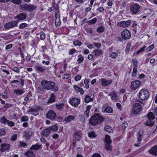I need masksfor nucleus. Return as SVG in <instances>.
Here are the masks:
<instances>
[{
	"label": "nucleus",
	"mask_w": 157,
	"mask_h": 157,
	"mask_svg": "<svg viewBox=\"0 0 157 157\" xmlns=\"http://www.w3.org/2000/svg\"><path fill=\"white\" fill-rule=\"evenodd\" d=\"M41 85L44 89L47 90H51L55 92H56L58 90V87L55 86V83L52 81L43 80L41 82Z\"/></svg>",
	"instance_id": "nucleus-1"
},
{
	"label": "nucleus",
	"mask_w": 157,
	"mask_h": 157,
	"mask_svg": "<svg viewBox=\"0 0 157 157\" xmlns=\"http://www.w3.org/2000/svg\"><path fill=\"white\" fill-rule=\"evenodd\" d=\"M104 118L99 114L96 113L92 117L90 121V123L94 125H96L102 123L104 120Z\"/></svg>",
	"instance_id": "nucleus-2"
},
{
	"label": "nucleus",
	"mask_w": 157,
	"mask_h": 157,
	"mask_svg": "<svg viewBox=\"0 0 157 157\" xmlns=\"http://www.w3.org/2000/svg\"><path fill=\"white\" fill-rule=\"evenodd\" d=\"M149 95V93L147 90L146 89H143L140 91L139 96L140 100H144L148 98Z\"/></svg>",
	"instance_id": "nucleus-3"
},
{
	"label": "nucleus",
	"mask_w": 157,
	"mask_h": 157,
	"mask_svg": "<svg viewBox=\"0 0 157 157\" xmlns=\"http://www.w3.org/2000/svg\"><path fill=\"white\" fill-rule=\"evenodd\" d=\"M147 117L148 121H147L145 123V124L148 126H152L154 124V122L153 120L154 119L155 117L153 113L150 112L147 114Z\"/></svg>",
	"instance_id": "nucleus-4"
},
{
	"label": "nucleus",
	"mask_w": 157,
	"mask_h": 157,
	"mask_svg": "<svg viewBox=\"0 0 157 157\" xmlns=\"http://www.w3.org/2000/svg\"><path fill=\"white\" fill-rule=\"evenodd\" d=\"M22 7L25 10L29 12L35 10L37 8L36 6L32 4H23Z\"/></svg>",
	"instance_id": "nucleus-5"
},
{
	"label": "nucleus",
	"mask_w": 157,
	"mask_h": 157,
	"mask_svg": "<svg viewBox=\"0 0 157 157\" xmlns=\"http://www.w3.org/2000/svg\"><path fill=\"white\" fill-rule=\"evenodd\" d=\"M142 110V106L140 103H135L133 105L132 112L134 114H137L140 113Z\"/></svg>",
	"instance_id": "nucleus-6"
},
{
	"label": "nucleus",
	"mask_w": 157,
	"mask_h": 157,
	"mask_svg": "<svg viewBox=\"0 0 157 157\" xmlns=\"http://www.w3.org/2000/svg\"><path fill=\"white\" fill-rule=\"evenodd\" d=\"M69 103L73 106L77 107L80 103V99L77 98H73L70 100Z\"/></svg>",
	"instance_id": "nucleus-7"
},
{
	"label": "nucleus",
	"mask_w": 157,
	"mask_h": 157,
	"mask_svg": "<svg viewBox=\"0 0 157 157\" xmlns=\"http://www.w3.org/2000/svg\"><path fill=\"white\" fill-rule=\"evenodd\" d=\"M121 36L123 39L125 40L130 38L131 34L129 30L125 29L121 33Z\"/></svg>",
	"instance_id": "nucleus-8"
},
{
	"label": "nucleus",
	"mask_w": 157,
	"mask_h": 157,
	"mask_svg": "<svg viewBox=\"0 0 157 157\" xmlns=\"http://www.w3.org/2000/svg\"><path fill=\"white\" fill-rule=\"evenodd\" d=\"M141 84V82L139 80L133 81L131 83V88L132 90H135L139 88Z\"/></svg>",
	"instance_id": "nucleus-9"
},
{
	"label": "nucleus",
	"mask_w": 157,
	"mask_h": 157,
	"mask_svg": "<svg viewBox=\"0 0 157 157\" xmlns=\"http://www.w3.org/2000/svg\"><path fill=\"white\" fill-rule=\"evenodd\" d=\"M101 83V85L104 86H108L111 84L113 82L111 79H105L104 78H102L99 79Z\"/></svg>",
	"instance_id": "nucleus-10"
},
{
	"label": "nucleus",
	"mask_w": 157,
	"mask_h": 157,
	"mask_svg": "<svg viewBox=\"0 0 157 157\" xmlns=\"http://www.w3.org/2000/svg\"><path fill=\"white\" fill-rule=\"evenodd\" d=\"M131 23L130 20L127 21H121L117 23V25L123 28H125L128 27Z\"/></svg>",
	"instance_id": "nucleus-11"
},
{
	"label": "nucleus",
	"mask_w": 157,
	"mask_h": 157,
	"mask_svg": "<svg viewBox=\"0 0 157 157\" xmlns=\"http://www.w3.org/2000/svg\"><path fill=\"white\" fill-rule=\"evenodd\" d=\"M18 22L17 21H13L5 24L4 25V27L7 29H10L16 26Z\"/></svg>",
	"instance_id": "nucleus-12"
},
{
	"label": "nucleus",
	"mask_w": 157,
	"mask_h": 157,
	"mask_svg": "<svg viewBox=\"0 0 157 157\" xmlns=\"http://www.w3.org/2000/svg\"><path fill=\"white\" fill-rule=\"evenodd\" d=\"M56 117V113L52 110L48 111L47 114V117L51 120L55 119Z\"/></svg>",
	"instance_id": "nucleus-13"
},
{
	"label": "nucleus",
	"mask_w": 157,
	"mask_h": 157,
	"mask_svg": "<svg viewBox=\"0 0 157 157\" xmlns=\"http://www.w3.org/2000/svg\"><path fill=\"white\" fill-rule=\"evenodd\" d=\"M140 7L137 4L132 5L130 7V10L134 14H135L138 11Z\"/></svg>",
	"instance_id": "nucleus-14"
},
{
	"label": "nucleus",
	"mask_w": 157,
	"mask_h": 157,
	"mask_svg": "<svg viewBox=\"0 0 157 157\" xmlns=\"http://www.w3.org/2000/svg\"><path fill=\"white\" fill-rule=\"evenodd\" d=\"M108 95L111 97L112 100L114 101H117L118 99V96L116 92L114 90L111 92L110 93L108 94Z\"/></svg>",
	"instance_id": "nucleus-15"
},
{
	"label": "nucleus",
	"mask_w": 157,
	"mask_h": 157,
	"mask_svg": "<svg viewBox=\"0 0 157 157\" xmlns=\"http://www.w3.org/2000/svg\"><path fill=\"white\" fill-rule=\"evenodd\" d=\"M10 147V145L8 144H3L1 145L0 150L2 152L8 150Z\"/></svg>",
	"instance_id": "nucleus-16"
},
{
	"label": "nucleus",
	"mask_w": 157,
	"mask_h": 157,
	"mask_svg": "<svg viewBox=\"0 0 157 157\" xmlns=\"http://www.w3.org/2000/svg\"><path fill=\"white\" fill-rule=\"evenodd\" d=\"M26 15L24 13H21L16 16L14 18L16 19L17 21L24 20L26 18Z\"/></svg>",
	"instance_id": "nucleus-17"
},
{
	"label": "nucleus",
	"mask_w": 157,
	"mask_h": 157,
	"mask_svg": "<svg viewBox=\"0 0 157 157\" xmlns=\"http://www.w3.org/2000/svg\"><path fill=\"white\" fill-rule=\"evenodd\" d=\"M101 111L102 112L107 113H111L113 112V110L110 107H106L104 106L102 107Z\"/></svg>",
	"instance_id": "nucleus-18"
},
{
	"label": "nucleus",
	"mask_w": 157,
	"mask_h": 157,
	"mask_svg": "<svg viewBox=\"0 0 157 157\" xmlns=\"http://www.w3.org/2000/svg\"><path fill=\"white\" fill-rule=\"evenodd\" d=\"M74 138L76 140H80L82 138V135L79 131L76 132L74 136Z\"/></svg>",
	"instance_id": "nucleus-19"
},
{
	"label": "nucleus",
	"mask_w": 157,
	"mask_h": 157,
	"mask_svg": "<svg viewBox=\"0 0 157 157\" xmlns=\"http://www.w3.org/2000/svg\"><path fill=\"white\" fill-rule=\"evenodd\" d=\"M29 112L31 114L35 116H36L39 114L37 108L31 109L29 111Z\"/></svg>",
	"instance_id": "nucleus-20"
},
{
	"label": "nucleus",
	"mask_w": 157,
	"mask_h": 157,
	"mask_svg": "<svg viewBox=\"0 0 157 157\" xmlns=\"http://www.w3.org/2000/svg\"><path fill=\"white\" fill-rule=\"evenodd\" d=\"M75 90L78 92H80L81 94H84V90L82 88L78 87L77 85H75L73 86Z\"/></svg>",
	"instance_id": "nucleus-21"
},
{
	"label": "nucleus",
	"mask_w": 157,
	"mask_h": 157,
	"mask_svg": "<svg viewBox=\"0 0 157 157\" xmlns=\"http://www.w3.org/2000/svg\"><path fill=\"white\" fill-rule=\"evenodd\" d=\"M50 132V130L49 128H47L42 131L41 134L43 136L47 137L49 135Z\"/></svg>",
	"instance_id": "nucleus-22"
},
{
	"label": "nucleus",
	"mask_w": 157,
	"mask_h": 157,
	"mask_svg": "<svg viewBox=\"0 0 157 157\" xmlns=\"http://www.w3.org/2000/svg\"><path fill=\"white\" fill-rule=\"evenodd\" d=\"M149 153L154 155H157V146H153L149 151Z\"/></svg>",
	"instance_id": "nucleus-23"
},
{
	"label": "nucleus",
	"mask_w": 157,
	"mask_h": 157,
	"mask_svg": "<svg viewBox=\"0 0 157 157\" xmlns=\"http://www.w3.org/2000/svg\"><path fill=\"white\" fill-rule=\"evenodd\" d=\"M75 117L74 116L68 115L65 118L64 121L66 122H70L73 121L75 119Z\"/></svg>",
	"instance_id": "nucleus-24"
},
{
	"label": "nucleus",
	"mask_w": 157,
	"mask_h": 157,
	"mask_svg": "<svg viewBox=\"0 0 157 157\" xmlns=\"http://www.w3.org/2000/svg\"><path fill=\"white\" fill-rule=\"evenodd\" d=\"M55 11V17H60V15L59 14V5L57 4L55 8L54 9Z\"/></svg>",
	"instance_id": "nucleus-25"
},
{
	"label": "nucleus",
	"mask_w": 157,
	"mask_h": 157,
	"mask_svg": "<svg viewBox=\"0 0 157 157\" xmlns=\"http://www.w3.org/2000/svg\"><path fill=\"white\" fill-rule=\"evenodd\" d=\"M91 108V106L90 105H88L86 106V110L84 113V116L86 117H89L90 111Z\"/></svg>",
	"instance_id": "nucleus-26"
},
{
	"label": "nucleus",
	"mask_w": 157,
	"mask_h": 157,
	"mask_svg": "<svg viewBox=\"0 0 157 157\" xmlns=\"http://www.w3.org/2000/svg\"><path fill=\"white\" fill-rule=\"evenodd\" d=\"M13 92L17 95H21L24 93L25 91L23 90H20V89H15L13 90Z\"/></svg>",
	"instance_id": "nucleus-27"
},
{
	"label": "nucleus",
	"mask_w": 157,
	"mask_h": 157,
	"mask_svg": "<svg viewBox=\"0 0 157 157\" xmlns=\"http://www.w3.org/2000/svg\"><path fill=\"white\" fill-rule=\"evenodd\" d=\"M56 97V96L54 94H52L50 98L48 101V103H50L55 102V101Z\"/></svg>",
	"instance_id": "nucleus-28"
},
{
	"label": "nucleus",
	"mask_w": 157,
	"mask_h": 157,
	"mask_svg": "<svg viewBox=\"0 0 157 157\" xmlns=\"http://www.w3.org/2000/svg\"><path fill=\"white\" fill-rule=\"evenodd\" d=\"M25 155L28 157H34L35 155L33 151H29L25 153Z\"/></svg>",
	"instance_id": "nucleus-29"
},
{
	"label": "nucleus",
	"mask_w": 157,
	"mask_h": 157,
	"mask_svg": "<svg viewBox=\"0 0 157 157\" xmlns=\"http://www.w3.org/2000/svg\"><path fill=\"white\" fill-rule=\"evenodd\" d=\"M94 52V55L96 56H99L102 54L103 53V51L101 50L97 49Z\"/></svg>",
	"instance_id": "nucleus-30"
},
{
	"label": "nucleus",
	"mask_w": 157,
	"mask_h": 157,
	"mask_svg": "<svg viewBox=\"0 0 157 157\" xmlns=\"http://www.w3.org/2000/svg\"><path fill=\"white\" fill-rule=\"evenodd\" d=\"M84 100L86 103H88L92 101H93V99L90 96L86 95L85 98Z\"/></svg>",
	"instance_id": "nucleus-31"
},
{
	"label": "nucleus",
	"mask_w": 157,
	"mask_h": 157,
	"mask_svg": "<svg viewBox=\"0 0 157 157\" xmlns=\"http://www.w3.org/2000/svg\"><path fill=\"white\" fill-rule=\"evenodd\" d=\"M90 81V79H85L84 82L85 85L84 88L86 89H88L89 88V83Z\"/></svg>",
	"instance_id": "nucleus-32"
},
{
	"label": "nucleus",
	"mask_w": 157,
	"mask_h": 157,
	"mask_svg": "<svg viewBox=\"0 0 157 157\" xmlns=\"http://www.w3.org/2000/svg\"><path fill=\"white\" fill-rule=\"evenodd\" d=\"M8 120L5 117L3 116L0 118V123L4 124H6Z\"/></svg>",
	"instance_id": "nucleus-33"
},
{
	"label": "nucleus",
	"mask_w": 157,
	"mask_h": 157,
	"mask_svg": "<svg viewBox=\"0 0 157 157\" xmlns=\"http://www.w3.org/2000/svg\"><path fill=\"white\" fill-rule=\"evenodd\" d=\"M109 56L112 58L115 59L118 56V53L114 52H111L109 54Z\"/></svg>",
	"instance_id": "nucleus-34"
},
{
	"label": "nucleus",
	"mask_w": 157,
	"mask_h": 157,
	"mask_svg": "<svg viewBox=\"0 0 157 157\" xmlns=\"http://www.w3.org/2000/svg\"><path fill=\"white\" fill-rule=\"evenodd\" d=\"M104 129L105 131L109 133H112L113 132L112 127L109 125L105 126Z\"/></svg>",
	"instance_id": "nucleus-35"
},
{
	"label": "nucleus",
	"mask_w": 157,
	"mask_h": 157,
	"mask_svg": "<svg viewBox=\"0 0 157 157\" xmlns=\"http://www.w3.org/2000/svg\"><path fill=\"white\" fill-rule=\"evenodd\" d=\"M105 141L106 144H111L112 141L110 140V137L108 135H106L105 137Z\"/></svg>",
	"instance_id": "nucleus-36"
},
{
	"label": "nucleus",
	"mask_w": 157,
	"mask_h": 157,
	"mask_svg": "<svg viewBox=\"0 0 157 157\" xmlns=\"http://www.w3.org/2000/svg\"><path fill=\"white\" fill-rule=\"evenodd\" d=\"M58 127L57 125L55 124L52 125L51 127H50L49 128L50 129V131H56L58 130Z\"/></svg>",
	"instance_id": "nucleus-37"
},
{
	"label": "nucleus",
	"mask_w": 157,
	"mask_h": 157,
	"mask_svg": "<svg viewBox=\"0 0 157 157\" xmlns=\"http://www.w3.org/2000/svg\"><path fill=\"white\" fill-rule=\"evenodd\" d=\"M40 147V145L36 144L33 145L30 147V149L32 150H37Z\"/></svg>",
	"instance_id": "nucleus-38"
},
{
	"label": "nucleus",
	"mask_w": 157,
	"mask_h": 157,
	"mask_svg": "<svg viewBox=\"0 0 157 157\" xmlns=\"http://www.w3.org/2000/svg\"><path fill=\"white\" fill-rule=\"evenodd\" d=\"M105 28L103 26H101L98 28L97 31L98 33H101L104 32Z\"/></svg>",
	"instance_id": "nucleus-39"
},
{
	"label": "nucleus",
	"mask_w": 157,
	"mask_h": 157,
	"mask_svg": "<svg viewBox=\"0 0 157 157\" xmlns=\"http://www.w3.org/2000/svg\"><path fill=\"white\" fill-rule=\"evenodd\" d=\"M97 135L95 133V132L92 131L88 133V136L90 138H95Z\"/></svg>",
	"instance_id": "nucleus-40"
},
{
	"label": "nucleus",
	"mask_w": 157,
	"mask_h": 157,
	"mask_svg": "<svg viewBox=\"0 0 157 157\" xmlns=\"http://www.w3.org/2000/svg\"><path fill=\"white\" fill-rule=\"evenodd\" d=\"M78 59L77 60V61L79 63H82L84 60V58L83 56L81 55H79L78 56Z\"/></svg>",
	"instance_id": "nucleus-41"
},
{
	"label": "nucleus",
	"mask_w": 157,
	"mask_h": 157,
	"mask_svg": "<svg viewBox=\"0 0 157 157\" xmlns=\"http://www.w3.org/2000/svg\"><path fill=\"white\" fill-rule=\"evenodd\" d=\"M64 104L62 103L59 104H56V106L57 109L61 110L64 107Z\"/></svg>",
	"instance_id": "nucleus-42"
},
{
	"label": "nucleus",
	"mask_w": 157,
	"mask_h": 157,
	"mask_svg": "<svg viewBox=\"0 0 157 157\" xmlns=\"http://www.w3.org/2000/svg\"><path fill=\"white\" fill-rule=\"evenodd\" d=\"M55 24L57 26H59L60 24V17H55Z\"/></svg>",
	"instance_id": "nucleus-43"
},
{
	"label": "nucleus",
	"mask_w": 157,
	"mask_h": 157,
	"mask_svg": "<svg viewBox=\"0 0 157 157\" xmlns=\"http://www.w3.org/2000/svg\"><path fill=\"white\" fill-rule=\"evenodd\" d=\"M28 117L27 116H23L20 119V121L21 122H26L28 120Z\"/></svg>",
	"instance_id": "nucleus-44"
},
{
	"label": "nucleus",
	"mask_w": 157,
	"mask_h": 157,
	"mask_svg": "<svg viewBox=\"0 0 157 157\" xmlns=\"http://www.w3.org/2000/svg\"><path fill=\"white\" fill-rule=\"evenodd\" d=\"M36 70L40 72H44L45 71V69L43 67L37 66L36 67Z\"/></svg>",
	"instance_id": "nucleus-45"
},
{
	"label": "nucleus",
	"mask_w": 157,
	"mask_h": 157,
	"mask_svg": "<svg viewBox=\"0 0 157 157\" xmlns=\"http://www.w3.org/2000/svg\"><path fill=\"white\" fill-rule=\"evenodd\" d=\"M6 124L10 127H12L14 125L15 123L13 121L8 120Z\"/></svg>",
	"instance_id": "nucleus-46"
},
{
	"label": "nucleus",
	"mask_w": 157,
	"mask_h": 157,
	"mask_svg": "<svg viewBox=\"0 0 157 157\" xmlns=\"http://www.w3.org/2000/svg\"><path fill=\"white\" fill-rule=\"evenodd\" d=\"M73 44L75 46H80L82 45V43L79 40H76L74 42Z\"/></svg>",
	"instance_id": "nucleus-47"
},
{
	"label": "nucleus",
	"mask_w": 157,
	"mask_h": 157,
	"mask_svg": "<svg viewBox=\"0 0 157 157\" xmlns=\"http://www.w3.org/2000/svg\"><path fill=\"white\" fill-rule=\"evenodd\" d=\"M110 144H106L105 146V148L107 151H110L112 149L111 146Z\"/></svg>",
	"instance_id": "nucleus-48"
},
{
	"label": "nucleus",
	"mask_w": 157,
	"mask_h": 157,
	"mask_svg": "<svg viewBox=\"0 0 157 157\" xmlns=\"http://www.w3.org/2000/svg\"><path fill=\"white\" fill-rule=\"evenodd\" d=\"M137 67H134L133 69V71L132 74V75L133 77H135L137 75Z\"/></svg>",
	"instance_id": "nucleus-49"
},
{
	"label": "nucleus",
	"mask_w": 157,
	"mask_h": 157,
	"mask_svg": "<svg viewBox=\"0 0 157 157\" xmlns=\"http://www.w3.org/2000/svg\"><path fill=\"white\" fill-rule=\"evenodd\" d=\"M71 75L68 74H66L63 75V79H67L71 77Z\"/></svg>",
	"instance_id": "nucleus-50"
},
{
	"label": "nucleus",
	"mask_w": 157,
	"mask_h": 157,
	"mask_svg": "<svg viewBox=\"0 0 157 157\" xmlns=\"http://www.w3.org/2000/svg\"><path fill=\"white\" fill-rule=\"evenodd\" d=\"M146 48V46H144L143 48H140L139 50H138L136 52V54L138 55L140 53L143 52L145 51V48Z\"/></svg>",
	"instance_id": "nucleus-51"
},
{
	"label": "nucleus",
	"mask_w": 157,
	"mask_h": 157,
	"mask_svg": "<svg viewBox=\"0 0 157 157\" xmlns=\"http://www.w3.org/2000/svg\"><path fill=\"white\" fill-rule=\"evenodd\" d=\"M154 44H152L149 46H148L146 49V50L147 51H150L152 50V49L154 48Z\"/></svg>",
	"instance_id": "nucleus-52"
},
{
	"label": "nucleus",
	"mask_w": 157,
	"mask_h": 157,
	"mask_svg": "<svg viewBox=\"0 0 157 157\" xmlns=\"http://www.w3.org/2000/svg\"><path fill=\"white\" fill-rule=\"evenodd\" d=\"M97 21V19L96 18H94L90 20L89 21L88 23L90 25H91L95 23Z\"/></svg>",
	"instance_id": "nucleus-53"
},
{
	"label": "nucleus",
	"mask_w": 157,
	"mask_h": 157,
	"mask_svg": "<svg viewBox=\"0 0 157 157\" xmlns=\"http://www.w3.org/2000/svg\"><path fill=\"white\" fill-rule=\"evenodd\" d=\"M11 1L13 3L17 5H19L21 2V0H11Z\"/></svg>",
	"instance_id": "nucleus-54"
},
{
	"label": "nucleus",
	"mask_w": 157,
	"mask_h": 157,
	"mask_svg": "<svg viewBox=\"0 0 157 157\" xmlns=\"http://www.w3.org/2000/svg\"><path fill=\"white\" fill-rule=\"evenodd\" d=\"M27 25V24L25 23L21 24L19 26V28L20 29H23L26 27Z\"/></svg>",
	"instance_id": "nucleus-55"
},
{
	"label": "nucleus",
	"mask_w": 157,
	"mask_h": 157,
	"mask_svg": "<svg viewBox=\"0 0 157 157\" xmlns=\"http://www.w3.org/2000/svg\"><path fill=\"white\" fill-rule=\"evenodd\" d=\"M45 38V34L42 32H41L40 33V38L41 40H44Z\"/></svg>",
	"instance_id": "nucleus-56"
},
{
	"label": "nucleus",
	"mask_w": 157,
	"mask_h": 157,
	"mask_svg": "<svg viewBox=\"0 0 157 157\" xmlns=\"http://www.w3.org/2000/svg\"><path fill=\"white\" fill-rule=\"evenodd\" d=\"M6 134L5 130L4 128L0 129V136L4 135Z\"/></svg>",
	"instance_id": "nucleus-57"
},
{
	"label": "nucleus",
	"mask_w": 157,
	"mask_h": 157,
	"mask_svg": "<svg viewBox=\"0 0 157 157\" xmlns=\"http://www.w3.org/2000/svg\"><path fill=\"white\" fill-rule=\"evenodd\" d=\"M128 124L127 122L124 121L122 124V127L123 129H124L128 126Z\"/></svg>",
	"instance_id": "nucleus-58"
},
{
	"label": "nucleus",
	"mask_w": 157,
	"mask_h": 157,
	"mask_svg": "<svg viewBox=\"0 0 157 157\" xmlns=\"http://www.w3.org/2000/svg\"><path fill=\"white\" fill-rule=\"evenodd\" d=\"M131 47L130 44H127L126 48V53H128L129 51L130 48Z\"/></svg>",
	"instance_id": "nucleus-59"
},
{
	"label": "nucleus",
	"mask_w": 157,
	"mask_h": 157,
	"mask_svg": "<svg viewBox=\"0 0 157 157\" xmlns=\"http://www.w3.org/2000/svg\"><path fill=\"white\" fill-rule=\"evenodd\" d=\"M82 77L81 75H78L75 77V80L76 81H78L81 79Z\"/></svg>",
	"instance_id": "nucleus-60"
},
{
	"label": "nucleus",
	"mask_w": 157,
	"mask_h": 157,
	"mask_svg": "<svg viewBox=\"0 0 157 157\" xmlns=\"http://www.w3.org/2000/svg\"><path fill=\"white\" fill-rule=\"evenodd\" d=\"M12 70L13 71L17 73H19L20 72L19 69L17 67H13Z\"/></svg>",
	"instance_id": "nucleus-61"
},
{
	"label": "nucleus",
	"mask_w": 157,
	"mask_h": 157,
	"mask_svg": "<svg viewBox=\"0 0 157 157\" xmlns=\"http://www.w3.org/2000/svg\"><path fill=\"white\" fill-rule=\"evenodd\" d=\"M132 62L134 65L135 66L134 67H137L138 62L137 59L136 58L133 59L132 60Z\"/></svg>",
	"instance_id": "nucleus-62"
},
{
	"label": "nucleus",
	"mask_w": 157,
	"mask_h": 157,
	"mask_svg": "<svg viewBox=\"0 0 157 157\" xmlns=\"http://www.w3.org/2000/svg\"><path fill=\"white\" fill-rule=\"evenodd\" d=\"M85 31L88 33L92 34L93 33V30L91 28H87L85 29Z\"/></svg>",
	"instance_id": "nucleus-63"
},
{
	"label": "nucleus",
	"mask_w": 157,
	"mask_h": 157,
	"mask_svg": "<svg viewBox=\"0 0 157 157\" xmlns=\"http://www.w3.org/2000/svg\"><path fill=\"white\" fill-rule=\"evenodd\" d=\"M17 138V135L16 134H13L11 137V140L13 141L16 140Z\"/></svg>",
	"instance_id": "nucleus-64"
}]
</instances>
